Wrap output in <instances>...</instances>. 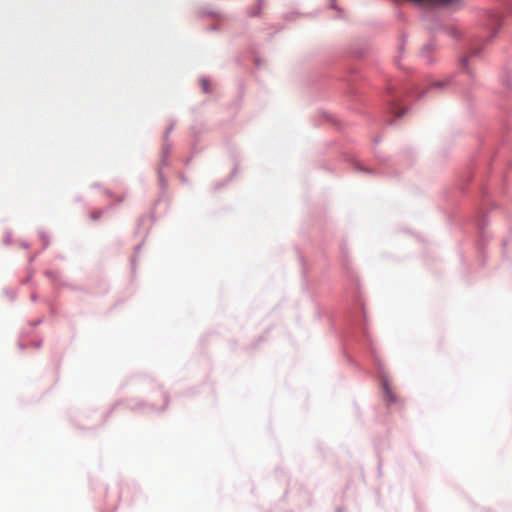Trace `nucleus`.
Segmentation results:
<instances>
[{
  "label": "nucleus",
  "instance_id": "f257e3e1",
  "mask_svg": "<svg viewBox=\"0 0 512 512\" xmlns=\"http://www.w3.org/2000/svg\"><path fill=\"white\" fill-rule=\"evenodd\" d=\"M384 389H385L386 399L390 402L396 401V397H395L394 393L391 391V388L389 387L387 382H384Z\"/></svg>",
  "mask_w": 512,
  "mask_h": 512
},
{
  "label": "nucleus",
  "instance_id": "f03ea898",
  "mask_svg": "<svg viewBox=\"0 0 512 512\" xmlns=\"http://www.w3.org/2000/svg\"><path fill=\"white\" fill-rule=\"evenodd\" d=\"M123 199H124V195H123V194H121V195H117V196H116V200H117L118 202L122 201Z\"/></svg>",
  "mask_w": 512,
  "mask_h": 512
}]
</instances>
